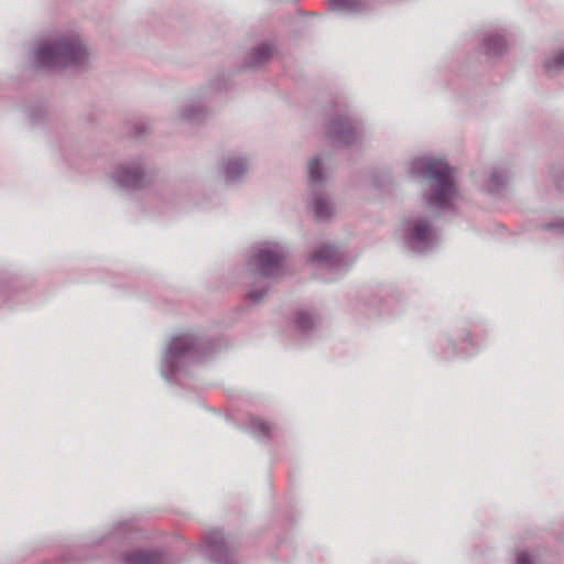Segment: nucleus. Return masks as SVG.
<instances>
[{
  "label": "nucleus",
  "instance_id": "bb28decb",
  "mask_svg": "<svg viewBox=\"0 0 564 564\" xmlns=\"http://www.w3.org/2000/svg\"><path fill=\"white\" fill-rule=\"evenodd\" d=\"M45 116V109L43 107L31 108L28 112V117L32 123L40 122Z\"/></svg>",
  "mask_w": 564,
  "mask_h": 564
},
{
  "label": "nucleus",
  "instance_id": "4468645a",
  "mask_svg": "<svg viewBox=\"0 0 564 564\" xmlns=\"http://www.w3.org/2000/svg\"><path fill=\"white\" fill-rule=\"evenodd\" d=\"M508 51L506 36L498 32H488L480 42V52L488 57H500Z\"/></svg>",
  "mask_w": 564,
  "mask_h": 564
},
{
  "label": "nucleus",
  "instance_id": "423d86ee",
  "mask_svg": "<svg viewBox=\"0 0 564 564\" xmlns=\"http://www.w3.org/2000/svg\"><path fill=\"white\" fill-rule=\"evenodd\" d=\"M326 138L336 147H349L364 135L362 121L345 105H336L325 129Z\"/></svg>",
  "mask_w": 564,
  "mask_h": 564
},
{
  "label": "nucleus",
  "instance_id": "cd10ccee",
  "mask_svg": "<svg viewBox=\"0 0 564 564\" xmlns=\"http://www.w3.org/2000/svg\"><path fill=\"white\" fill-rule=\"evenodd\" d=\"M470 354H471V351H470V350H468V349H467L466 351H464V352H463V355H466V356H467V355H470Z\"/></svg>",
  "mask_w": 564,
  "mask_h": 564
},
{
  "label": "nucleus",
  "instance_id": "6ab92c4d",
  "mask_svg": "<svg viewBox=\"0 0 564 564\" xmlns=\"http://www.w3.org/2000/svg\"><path fill=\"white\" fill-rule=\"evenodd\" d=\"M330 9L341 14L360 13L367 9L364 0H329Z\"/></svg>",
  "mask_w": 564,
  "mask_h": 564
},
{
  "label": "nucleus",
  "instance_id": "a878e982",
  "mask_svg": "<svg viewBox=\"0 0 564 564\" xmlns=\"http://www.w3.org/2000/svg\"><path fill=\"white\" fill-rule=\"evenodd\" d=\"M542 228L546 231L564 235V219H556L555 221L543 225Z\"/></svg>",
  "mask_w": 564,
  "mask_h": 564
},
{
  "label": "nucleus",
  "instance_id": "aec40b11",
  "mask_svg": "<svg viewBox=\"0 0 564 564\" xmlns=\"http://www.w3.org/2000/svg\"><path fill=\"white\" fill-rule=\"evenodd\" d=\"M543 68L549 75L564 70V50L551 52L543 61Z\"/></svg>",
  "mask_w": 564,
  "mask_h": 564
},
{
  "label": "nucleus",
  "instance_id": "a211bd4d",
  "mask_svg": "<svg viewBox=\"0 0 564 564\" xmlns=\"http://www.w3.org/2000/svg\"><path fill=\"white\" fill-rule=\"evenodd\" d=\"M511 173L506 169H494L490 173L486 188L489 193H500L510 181Z\"/></svg>",
  "mask_w": 564,
  "mask_h": 564
},
{
  "label": "nucleus",
  "instance_id": "c85d7f7f",
  "mask_svg": "<svg viewBox=\"0 0 564 564\" xmlns=\"http://www.w3.org/2000/svg\"><path fill=\"white\" fill-rule=\"evenodd\" d=\"M63 561H66V560L63 557ZM65 564H70V563L65 562Z\"/></svg>",
  "mask_w": 564,
  "mask_h": 564
},
{
  "label": "nucleus",
  "instance_id": "5701e85b",
  "mask_svg": "<svg viewBox=\"0 0 564 564\" xmlns=\"http://www.w3.org/2000/svg\"><path fill=\"white\" fill-rule=\"evenodd\" d=\"M513 564H542V562L538 552L520 550L516 553V560Z\"/></svg>",
  "mask_w": 564,
  "mask_h": 564
},
{
  "label": "nucleus",
  "instance_id": "f03ea898",
  "mask_svg": "<svg viewBox=\"0 0 564 564\" xmlns=\"http://www.w3.org/2000/svg\"><path fill=\"white\" fill-rule=\"evenodd\" d=\"M217 344L208 337L195 333H186L171 338L162 354L160 371L169 382L174 377L185 373L191 365L200 362L212 356Z\"/></svg>",
  "mask_w": 564,
  "mask_h": 564
},
{
  "label": "nucleus",
  "instance_id": "ddd939ff",
  "mask_svg": "<svg viewBox=\"0 0 564 564\" xmlns=\"http://www.w3.org/2000/svg\"><path fill=\"white\" fill-rule=\"evenodd\" d=\"M120 564H169V561L160 551L135 549L122 554Z\"/></svg>",
  "mask_w": 564,
  "mask_h": 564
},
{
  "label": "nucleus",
  "instance_id": "dca6fc26",
  "mask_svg": "<svg viewBox=\"0 0 564 564\" xmlns=\"http://www.w3.org/2000/svg\"><path fill=\"white\" fill-rule=\"evenodd\" d=\"M294 324L301 335L310 336L316 330L318 318L312 311L300 310L295 314Z\"/></svg>",
  "mask_w": 564,
  "mask_h": 564
},
{
  "label": "nucleus",
  "instance_id": "9d476101",
  "mask_svg": "<svg viewBox=\"0 0 564 564\" xmlns=\"http://www.w3.org/2000/svg\"><path fill=\"white\" fill-rule=\"evenodd\" d=\"M200 551L213 564H241L234 541L221 531L210 532Z\"/></svg>",
  "mask_w": 564,
  "mask_h": 564
},
{
  "label": "nucleus",
  "instance_id": "2eb2a0df",
  "mask_svg": "<svg viewBox=\"0 0 564 564\" xmlns=\"http://www.w3.org/2000/svg\"><path fill=\"white\" fill-rule=\"evenodd\" d=\"M273 54V46L267 42L254 46L243 61L247 68L258 69L263 66Z\"/></svg>",
  "mask_w": 564,
  "mask_h": 564
},
{
  "label": "nucleus",
  "instance_id": "4be33fe9",
  "mask_svg": "<svg viewBox=\"0 0 564 564\" xmlns=\"http://www.w3.org/2000/svg\"><path fill=\"white\" fill-rule=\"evenodd\" d=\"M270 291V284L253 285L247 293V300L250 304L258 305L262 303Z\"/></svg>",
  "mask_w": 564,
  "mask_h": 564
},
{
  "label": "nucleus",
  "instance_id": "20e7f679",
  "mask_svg": "<svg viewBox=\"0 0 564 564\" xmlns=\"http://www.w3.org/2000/svg\"><path fill=\"white\" fill-rule=\"evenodd\" d=\"M436 215L427 212L406 215L400 227L402 245L416 254L433 251L440 243V232L435 224Z\"/></svg>",
  "mask_w": 564,
  "mask_h": 564
},
{
  "label": "nucleus",
  "instance_id": "0eeeda50",
  "mask_svg": "<svg viewBox=\"0 0 564 564\" xmlns=\"http://www.w3.org/2000/svg\"><path fill=\"white\" fill-rule=\"evenodd\" d=\"M307 171L310 187L308 209L315 220L327 221L335 215V204L323 187L326 174L319 156H314L308 161Z\"/></svg>",
  "mask_w": 564,
  "mask_h": 564
},
{
  "label": "nucleus",
  "instance_id": "f257e3e1",
  "mask_svg": "<svg viewBox=\"0 0 564 564\" xmlns=\"http://www.w3.org/2000/svg\"><path fill=\"white\" fill-rule=\"evenodd\" d=\"M86 40L77 32H58L39 40L31 54L37 69H79L89 61Z\"/></svg>",
  "mask_w": 564,
  "mask_h": 564
},
{
  "label": "nucleus",
  "instance_id": "6e6552de",
  "mask_svg": "<svg viewBox=\"0 0 564 564\" xmlns=\"http://www.w3.org/2000/svg\"><path fill=\"white\" fill-rule=\"evenodd\" d=\"M308 260L318 265L321 271H326L323 279L332 282L345 274L351 262L348 261L344 251L330 243H322L308 256Z\"/></svg>",
  "mask_w": 564,
  "mask_h": 564
},
{
  "label": "nucleus",
  "instance_id": "7ed1b4c3",
  "mask_svg": "<svg viewBox=\"0 0 564 564\" xmlns=\"http://www.w3.org/2000/svg\"><path fill=\"white\" fill-rule=\"evenodd\" d=\"M408 172L414 178L433 182L434 185L424 196V203L436 212L453 208L457 191L453 177V169L442 159L431 156L414 158L408 166Z\"/></svg>",
  "mask_w": 564,
  "mask_h": 564
},
{
  "label": "nucleus",
  "instance_id": "b1692460",
  "mask_svg": "<svg viewBox=\"0 0 564 564\" xmlns=\"http://www.w3.org/2000/svg\"><path fill=\"white\" fill-rule=\"evenodd\" d=\"M551 177L554 185L564 191V165L554 166L551 171Z\"/></svg>",
  "mask_w": 564,
  "mask_h": 564
},
{
  "label": "nucleus",
  "instance_id": "f8f14e48",
  "mask_svg": "<svg viewBox=\"0 0 564 564\" xmlns=\"http://www.w3.org/2000/svg\"><path fill=\"white\" fill-rule=\"evenodd\" d=\"M250 161L246 155L231 153L226 155L220 165L224 182L229 185L242 183L248 174Z\"/></svg>",
  "mask_w": 564,
  "mask_h": 564
},
{
  "label": "nucleus",
  "instance_id": "9b49d317",
  "mask_svg": "<svg viewBox=\"0 0 564 564\" xmlns=\"http://www.w3.org/2000/svg\"><path fill=\"white\" fill-rule=\"evenodd\" d=\"M208 97L199 96V89L189 94L177 110V119L188 123H200L210 115Z\"/></svg>",
  "mask_w": 564,
  "mask_h": 564
},
{
  "label": "nucleus",
  "instance_id": "412c9836",
  "mask_svg": "<svg viewBox=\"0 0 564 564\" xmlns=\"http://www.w3.org/2000/svg\"><path fill=\"white\" fill-rule=\"evenodd\" d=\"M249 430L253 436L262 440H269L272 435V426L259 417H251Z\"/></svg>",
  "mask_w": 564,
  "mask_h": 564
},
{
  "label": "nucleus",
  "instance_id": "1a4fd4ad",
  "mask_svg": "<svg viewBox=\"0 0 564 564\" xmlns=\"http://www.w3.org/2000/svg\"><path fill=\"white\" fill-rule=\"evenodd\" d=\"M109 180L119 189L135 191L144 187L151 176L144 162L138 159L118 164L109 173Z\"/></svg>",
  "mask_w": 564,
  "mask_h": 564
},
{
  "label": "nucleus",
  "instance_id": "f3484780",
  "mask_svg": "<svg viewBox=\"0 0 564 564\" xmlns=\"http://www.w3.org/2000/svg\"><path fill=\"white\" fill-rule=\"evenodd\" d=\"M229 84V76L221 72L214 75L206 84L198 87L199 96L208 97L209 99L216 93L225 90Z\"/></svg>",
  "mask_w": 564,
  "mask_h": 564
},
{
  "label": "nucleus",
  "instance_id": "39448f33",
  "mask_svg": "<svg viewBox=\"0 0 564 564\" xmlns=\"http://www.w3.org/2000/svg\"><path fill=\"white\" fill-rule=\"evenodd\" d=\"M288 257L283 243L265 242L247 259L246 267L254 278L278 279L286 273Z\"/></svg>",
  "mask_w": 564,
  "mask_h": 564
},
{
  "label": "nucleus",
  "instance_id": "393cba45",
  "mask_svg": "<svg viewBox=\"0 0 564 564\" xmlns=\"http://www.w3.org/2000/svg\"><path fill=\"white\" fill-rule=\"evenodd\" d=\"M151 131L150 123L147 121H138L133 124V137L134 138H143L149 134Z\"/></svg>",
  "mask_w": 564,
  "mask_h": 564
}]
</instances>
